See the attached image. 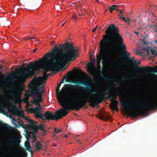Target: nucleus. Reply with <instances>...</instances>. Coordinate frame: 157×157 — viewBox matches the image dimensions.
Returning <instances> with one entry per match:
<instances>
[{"label":"nucleus","mask_w":157,"mask_h":157,"mask_svg":"<svg viewBox=\"0 0 157 157\" xmlns=\"http://www.w3.org/2000/svg\"><path fill=\"white\" fill-rule=\"evenodd\" d=\"M105 33L106 34L103 36L104 39H102L100 43V53L97 56V59L99 63L101 60H104L106 54L107 42L108 41L109 39L113 37L115 38L117 44L120 47L121 50L124 54L122 56L123 58L130 61L136 69L139 70H145L147 69V67H139L137 64H140V62L139 61L137 63L136 60H132V58H130L129 56H130V54L126 51V47L124 43L123 38L119 33V30H106Z\"/></svg>","instance_id":"1"},{"label":"nucleus","mask_w":157,"mask_h":157,"mask_svg":"<svg viewBox=\"0 0 157 157\" xmlns=\"http://www.w3.org/2000/svg\"><path fill=\"white\" fill-rule=\"evenodd\" d=\"M63 44H59V47L55 46L52 51L48 53L45 55V58L47 59L49 58L48 61L53 63H57V66L60 67L64 66L69 62H72L75 59L77 56H75L71 51L65 49Z\"/></svg>","instance_id":"2"},{"label":"nucleus","mask_w":157,"mask_h":157,"mask_svg":"<svg viewBox=\"0 0 157 157\" xmlns=\"http://www.w3.org/2000/svg\"><path fill=\"white\" fill-rule=\"evenodd\" d=\"M44 58L49 63L47 67H46L45 62L42 59L39 61H35L33 63L30 62L29 64L26 67H25L21 72V77L25 79L32 77L35 73V71H39L40 69H44L43 74H47L48 71L57 72V68L59 67L57 66V63L50 62L48 61V58L47 59L45 56Z\"/></svg>","instance_id":"3"},{"label":"nucleus","mask_w":157,"mask_h":157,"mask_svg":"<svg viewBox=\"0 0 157 157\" xmlns=\"http://www.w3.org/2000/svg\"><path fill=\"white\" fill-rule=\"evenodd\" d=\"M60 84H58L56 89V93L57 99L60 102L61 106L71 105L76 104L75 103L76 99V95L74 94L66 95L67 92L73 91V90L77 87L75 85L68 84H64L63 87L60 91Z\"/></svg>","instance_id":"4"},{"label":"nucleus","mask_w":157,"mask_h":157,"mask_svg":"<svg viewBox=\"0 0 157 157\" xmlns=\"http://www.w3.org/2000/svg\"><path fill=\"white\" fill-rule=\"evenodd\" d=\"M137 102L136 106L138 109L129 111L127 112L129 116L132 117L137 118L147 113L149 110H155L157 109V97L150 102L144 103L143 99L138 100Z\"/></svg>","instance_id":"5"},{"label":"nucleus","mask_w":157,"mask_h":157,"mask_svg":"<svg viewBox=\"0 0 157 157\" xmlns=\"http://www.w3.org/2000/svg\"><path fill=\"white\" fill-rule=\"evenodd\" d=\"M98 97L96 98H94L91 96H84V97L81 98L76 104V110L77 111H79L81 108L86 105L87 103H89L93 108H95L96 105L101 103L104 98L107 99V98L105 96L107 94L105 90L98 93Z\"/></svg>","instance_id":"6"},{"label":"nucleus","mask_w":157,"mask_h":157,"mask_svg":"<svg viewBox=\"0 0 157 157\" xmlns=\"http://www.w3.org/2000/svg\"><path fill=\"white\" fill-rule=\"evenodd\" d=\"M75 105L76 104L67 105V106L64 105L62 106L63 107V109H60V110L56 111L54 114H53L52 113L48 111L45 113L44 116L45 117L46 120H54L57 121L67 114L69 112L67 111V110L71 111L74 109L76 110Z\"/></svg>","instance_id":"7"},{"label":"nucleus","mask_w":157,"mask_h":157,"mask_svg":"<svg viewBox=\"0 0 157 157\" xmlns=\"http://www.w3.org/2000/svg\"><path fill=\"white\" fill-rule=\"evenodd\" d=\"M85 79L82 80V81L78 80H71L69 82L71 83H75L77 85H83L85 86V87L83 88L84 89L86 92L89 93V94L96 92L95 89L94 88L92 87L88 83L92 81L91 76L90 75H87L86 73H85Z\"/></svg>","instance_id":"8"},{"label":"nucleus","mask_w":157,"mask_h":157,"mask_svg":"<svg viewBox=\"0 0 157 157\" xmlns=\"http://www.w3.org/2000/svg\"><path fill=\"white\" fill-rule=\"evenodd\" d=\"M117 7V6L115 5H113L111 7H110L109 8V10H110V13H112V11L114 10H117V11H118L120 13H119V16L122 19L126 22L128 23V24H130L131 22H133L134 24H136V21H137V24H140V19L139 16L138 17L137 19H135L133 20V21H131L130 19L128 18H126L125 17H123L122 15V14L123 13V11L122 10L117 9L116 8Z\"/></svg>","instance_id":"9"},{"label":"nucleus","mask_w":157,"mask_h":157,"mask_svg":"<svg viewBox=\"0 0 157 157\" xmlns=\"http://www.w3.org/2000/svg\"><path fill=\"white\" fill-rule=\"evenodd\" d=\"M41 105H37L36 107L33 108H30L28 110L29 112L35 114L34 117L36 118H42L43 116V114L40 112Z\"/></svg>","instance_id":"10"},{"label":"nucleus","mask_w":157,"mask_h":157,"mask_svg":"<svg viewBox=\"0 0 157 157\" xmlns=\"http://www.w3.org/2000/svg\"><path fill=\"white\" fill-rule=\"evenodd\" d=\"M63 47L64 48V49L67 50L71 51V52L74 53L75 56H77L78 51V48H75L74 47L73 45L70 44V42L68 40H67L64 43Z\"/></svg>","instance_id":"11"},{"label":"nucleus","mask_w":157,"mask_h":157,"mask_svg":"<svg viewBox=\"0 0 157 157\" xmlns=\"http://www.w3.org/2000/svg\"><path fill=\"white\" fill-rule=\"evenodd\" d=\"M21 142L20 139L18 137L10 138L6 141V144L9 147H11L14 145H19Z\"/></svg>","instance_id":"12"},{"label":"nucleus","mask_w":157,"mask_h":157,"mask_svg":"<svg viewBox=\"0 0 157 157\" xmlns=\"http://www.w3.org/2000/svg\"><path fill=\"white\" fill-rule=\"evenodd\" d=\"M38 124V122L34 121L33 122H32L29 124H27V126L29 130H33V133H36L38 132V126L36 125Z\"/></svg>","instance_id":"13"},{"label":"nucleus","mask_w":157,"mask_h":157,"mask_svg":"<svg viewBox=\"0 0 157 157\" xmlns=\"http://www.w3.org/2000/svg\"><path fill=\"white\" fill-rule=\"evenodd\" d=\"M121 94L120 89L118 87L115 88V90H113L112 93H109L108 98L110 100L113 99V97L118 96Z\"/></svg>","instance_id":"14"},{"label":"nucleus","mask_w":157,"mask_h":157,"mask_svg":"<svg viewBox=\"0 0 157 157\" xmlns=\"http://www.w3.org/2000/svg\"><path fill=\"white\" fill-rule=\"evenodd\" d=\"M43 90L41 91L39 93L37 92V90H32L31 93L32 94H34L36 96L37 99L39 102H41L42 101V97L43 96Z\"/></svg>","instance_id":"15"},{"label":"nucleus","mask_w":157,"mask_h":157,"mask_svg":"<svg viewBox=\"0 0 157 157\" xmlns=\"http://www.w3.org/2000/svg\"><path fill=\"white\" fill-rule=\"evenodd\" d=\"M17 111L21 114L20 116L22 117L23 118H25V120H26V121H28V122H29V123H30L32 122H33L34 121L31 120L29 117H25L23 114V113H21L20 112V110L19 109L17 110Z\"/></svg>","instance_id":"16"},{"label":"nucleus","mask_w":157,"mask_h":157,"mask_svg":"<svg viewBox=\"0 0 157 157\" xmlns=\"http://www.w3.org/2000/svg\"><path fill=\"white\" fill-rule=\"evenodd\" d=\"M113 101H114V103H112L113 109L116 111H119L117 107L118 101L116 100H114Z\"/></svg>","instance_id":"17"},{"label":"nucleus","mask_w":157,"mask_h":157,"mask_svg":"<svg viewBox=\"0 0 157 157\" xmlns=\"http://www.w3.org/2000/svg\"><path fill=\"white\" fill-rule=\"evenodd\" d=\"M44 85H43L42 87H39L37 86H35L34 87H32V90H37V92L39 93L41 91L40 90L42 89V90L44 91Z\"/></svg>","instance_id":"18"},{"label":"nucleus","mask_w":157,"mask_h":157,"mask_svg":"<svg viewBox=\"0 0 157 157\" xmlns=\"http://www.w3.org/2000/svg\"><path fill=\"white\" fill-rule=\"evenodd\" d=\"M0 126L6 128L7 129H10L11 127L10 125L7 124L3 123L0 121Z\"/></svg>","instance_id":"19"},{"label":"nucleus","mask_w":157,"mask_h":157,"mask_svg":"<svg viewBox=\"0 0 157 157\" xmlns=\"http://www.w3.org/2000/svg\"><path fill=\"white\" fill-rule=\"evenodd\" d=\"M25 146L26 149L28 151H30V144L29 141H26L25 143Z\"/></svg>","instance_id":"20"},{"label":"nucleus","mask_w":157,"mask_h":157,"mask_svg":"<svg viewBox=\"0 0 157 157\" xmlns=\"http://www.w3.org/2000/svg\"><path fill=\"white\" fill-rule=\"evenodd\" d=\"M121 105L123 107L126 108H130L131 105H130L129 103L128 102H126L123 103L121 104Z\"/></svg>","instance_id":"21"},{"label":"nucleus","mask_w":157,"mask_h":157,"mask_svg":"<svg viewBox=\"0 0 157 157\" xmlns=\"http://www.w3.org/2000/svg\"><path fill=\"white\" fill-rule=\"evenodd\" d=\"M36 147L37 150H40L41 149V147H42V144L40 143L39 141H38L36 143Z\"/></svg>","instance_id":"22"},{"label":"nucleus","mask_w":157,"mask_h":157,"mask_svg":"<svg viewBox=\"0 0 157 157\" xmlns=\"http://www.w3.org/2000/svg\"><path fill=\"white\" fill-rule=\"evenodd\" d=\"M154 27L152 25H147V27H142V29H148V28H149L150 29H156V27H155V28H153V27Z\"/></svg>","instance_id":"23"},{"label":"nucleus","mask_w":157,"mask_h":157,"mask_svg":"<svg viewBox=\"0 0 157 157\" xmlns=\"http://www.w3.org/2000/svg\"><path fill=\"white\" fill-rule=\"evenodd\" d=\"M107 29H118L117 28H115V25L113 24H110L108 27Z\"/></svg>","instance_id":"24"},{"label":"nucleus","mask_w":157,"mask_h":157,"mask_svg":"<svg viewBox=\"0 0 157 157\" xmlns=\"http://www.w3.org/2000/svg\"><path fill=\"white\" fill-rule=\"evenodd\" d=\"M40 129L44 132L46 131V129L45 128V125L44 124H41L40 125V126H38V130Z\"/></svg>","instance_id":"25"},{"label":"nucleus","mask_w":157,"mask_h":157,"mask_svg":"<svg viewBox=\"0 0 157 157\" xmlns=\"http://www.w3.org/2000/svg\"><path fill=\"white\" fill-rule=\"evenodd\" d=\"M31 102L37 105H40V104L38 100L34 99L33 100L31 101Z\"/></svg>","instance_id":"26"},{"label":"nucleus","mask_w":157,"mask_h":157,"mask_svg":"<svg viewBox=\"0 0 157 157\" xmlns=\"http://www.w3.org/2000/svg\"><path fill=\"white\" fill-rule=\"evenodd\" d=\"M100 115L102 117V120L107 121L108 118V116L107 115L105 116V114L103 113L101 114Z\"/></svg>","instance_id":"27"},{"label":"nucleus","mask_w":157,"mask_h":157,"mask_svg":"<svg viewBox=\"0 0 157 157\" xmlns=\"http://www.w3.org/2000/svg\"><path fill=\"white\" fill-rule=\"evenodd\" d=\"M62 132V130L61 129H58L57 128H55L54 129V133H55L56 134H59L60 132Z\"/></svg>","instance_id":"28"},{"label":"nucleus","mask_w":157,"mask_h":157,"mask_svg":"<svg viewBox=\"0 0 157 157\" xmlns=\"http://www.w3.org/2000/svg\"><path fill=\"white\" fill-rule=\"evenodd\" d=\"M115 57L114 56H112L108 58V60L110 61H114L115 60Z\"/></svg>","instance_id":"29"},{"label":"nucleus","mask_w":157,"mask_h":157,"mask_svg":"<svg viewBox=\"0 0 157 157\" xmlns=\"http://www.w3.org/2000/svg\"><path fill=\"white\" fill-rule=\"evenodd\" d=\"M151 52L152 54L154 55V56H157V52L155 50H151Z\"/></svg>","instance_id":"30"},{"label":"nucleus","mask_w":157,"mask_h":157,"mask_svg":"<svg viewBox=\"0 0 157 157\" xmlns=\"http://www.w3.org/2000/svg\"><path fill=\"white\" fill-rule=\"evenodd\" d=\"M116 85L115 84H114L113 85L112 84H110L109 85V88L107 89V90L108 91V92H110L111 90V87L113 86V87H115Z\"/></svg>","instance_id":"31"},{"label":"nucleus","mask_w":157,"mask_h":157,"mask_svg":"<svg viewBox=\"0 0 157 157\" xmlns=\"http://www.w3.org/2000/svg\"><path fill=\"white\" fill-rule=\"evenodd\" d=\"M156 6L154 5H152L150 6V10H155V8H156Z\"/></svg>","instance_id":"32"},{"label":"nucleus","mask_w":157,"mask_h":157,"mask_svg":"<svg viewBox=\"0 0 157 157\" xmlns=\"http://www.w3.org/2000/svg\"><path fill=\"white\" fill-rule=\"evenodd\" d=\"M43 76L41 77L42 78H43V79H45V80H47V79L48 76L47 74H43Z\"/></svg>","instance_id":"33"},{"label":"nucleus","mask_w":157,"mask_h":157,"mask_svg":"<svg viewBox=\"0 0 157 157\" xmlns=\"http://www.w3.org/2000/svg\"><path fill=\"white\" fill-rule=\"evenodd\" d=\"M5 22L7 24V25H9L11 24V22L8 19H6L5 21Z\"/></svg>","instance_id":"34"},{"label":"nucleus","mask_w":157,"mask_h":157,"mask_svg":"<svg viewBox=\"0 0 157 157\" xmlns=\"http://www.w3.org/2000/svg\"><path fill=\"white\" fill-rule=\"evenodd\" d=\"M47 80H45V79H43V78H41L40 79V81L41 82H42V84L43 83H45Z\"/></svg>","instance_id":"35"},{"label":"nucleus","mask_w":157,"mask_h":157,"mask_svg":"<svg viewBox=\"0 0 157 157\" xmlns=\"http://www.w3.org/2000/svg\"><path fill=\"white\" fill-rule=\"evenodd\" d=\"M151 72L152 73H156L157 74V68L156 69L152 70L151 71Z\"/></svg>","instance_id":"36"},{"label":"nucleus","mask_w":157,"mask_h":157,"mask_svg":"<svg viewBox=\"0 0 157 157\" xmlns=\"http://www.w3.org/2000/svg\"><path fill=\"white\" fill-rule=\"evenodd\" d=\"M117 96H114L113 97V99L110 100L112 101V103H114V101H113L114 100H116L115 99H117Z\"/></svg>","instance_id":"37"},{"label":"nucleus","mask_w":157,"mask_h":157,"mask_svg":"<svg viewBox=\"0 0 157 157\" xmlns=\"http://www.w3.org/2000/svg\"><path fill=\"white\" fill-rule=\"evenodd\" d=\"M42 82H41L40 80L38 82V84L36 86H38L42 85Z\"/></svg>","instance_id":"38"},{"label":"nucleus","mask_w":157,"mask_h":157,"mask_svg":"<svg viewBox=\"0 0 157 157\" xmlns=\"http://www.w3.org/2000/svg\"><path fill=\"white\" fill-rule=\"evenodd\" d=\"M72 18L75 20H76L77 18V16L75 14H74L72 15Z\"/></svg>","instance_id":"39"},{"label":"nucleus","mask_w":157,"mask_h":157,"mask_svg":"<svg viewBox=\"0 0 157 157\" xmlns=\"http://www.w3.org/2000/svg\"><path fill=\"white\" fill-rule=\"evenodd\" d=\"M143 45H146L147 44V42H146V41L144 40H143Z\"/></svg>","instance_id":"40"},{"label":"nucleus","mask_w":157,"mask_h":157,"mask_svg":"<svg viewBox=\"0 0 157 157\" xmlns=\"http://www.w3.org/2000/svg\"><path fill=\"white\" fill-rule=\"evenodd\" d=\"M11 96L14 98H17V95L13 93L12 94Z\"/></svg>","instance_id":"41"},{"label":"nucleus","mask_w":157,"mask_h":157,"mask_svg":"<svg viewBox=\"0 0 157 157\" xmlns=\"http://www.w3.org/2000/svg\"><path fill=\"white\" fill-rule=\"evenodd\" d=\"M95 59H94V61H92L91 62L90 64L92 65H93L94 64V63H95Z\"/></svg>","instance_id":"42"},{"label":"nucleus","mask_w":157,"mask_h":157,"mask_svg":"<svg viewBox=\"0 0 157 157\" xmlns=\"http://www.w3.org/2000/svg\"><path fill=\"white\" fill-rule=\"evenodd\" d=\"M10 150L12 151H14V152H16V149L13 148H10Z\"/></svg>","instance_id":"43"},{"label":"nucleus","mask_w":157,"mask_h":157,"mask_svg":"<svg viewBox=\"0 0 157 157\" xmlns=\"http://www.w3.org/2000/svg\"><path fill=\"white\" fill-rule=\"evenodd\" d=\"M97 69L99 70L100 71H101V66L100 65H98V66L97 68Z\"/></svg>","instance_id":"44"},{"label":"nucleus","mask_w":157,"mask_h":157,"mask_svg":"<svg viewBox=\"0 0 157 157\" xmlns=\"http://www.w3.org/2000/svg\"><path fill=\"white\" fill-rule=\"evenodd\" d=\"M121 77L122 78H123L125 77V76L124 75H120Z\"/></svg>","instance_id":"45"},{"label":"nucleus","mask_w":157,"mask_h":157,"mask_svg":"<svg viewBox=\"0 0 157 157\" xmlns=\"http://www.w3.org/2000/svg\"><path fill=\"white\" fill-rule=\"evenodd\" d=\"M34 37H29V38H26V40H29V39H34Z\"/></svg>","instance_id":"46"},{"label":"nucleus","mask_w":157,"mask_h":157,"mask_svg":"<svg viewBox=\"0 0 157 157\" xmlns=\"http://www.w3.org/2000/svg\"><path fill=\"white\" fill-rule=\"evenodd\" d=\"M54 43H55V41H53L50 43V44L51 45H52V44H54Z\"/></svg>","instance_id":"47"},{"label":"nucleus","mask_w":157,"mask_h":157,"mask_svg":"<svg viewBox=\"0 0 157 157\" xmlns=\"http://www.w3.org/2000/svg\"><path fill=\"white\" fill-rule=\"evenodd\" d=\"M65 82L64 80V79L62 80L61 81V83H64Z\"/></svg>","instance_id":"48"},{"label":"nucleus","mask_w":157,"mask_h":157,"mask_svg":"<svg viewBox=\"0 0 157 157\" xmlns=\"http://www.w3.org/2000/svg\"><path fill=\"white\" fill-rule=\"evenodd\" d=\"M52 75V72L51 73H50L49 74H47V75H48V76L51 75Z\"/></svg>","instance_id":"49"},{"label":"nucleus","mask_w":157,"mask_h":157,"mask_svg":"<svg viewBox=\"0 0 157 157\" xmlns=\"http://www.w3.org/2000/svg\"><path fill=\"white\" fill-rule=\"evenodd\" d=\"M64 137H65V138H68V135L67 134H66L64 136Z\"/></svg>","instance_id":"50"},{"label":"nucleus","mask_w":157,"mask_h":157,"mask_svg":"<svg viewBox=\"0 0 157 157\" xmlns=\"http://www.w3.org/2000/svg\"><path fill=\"white\" fill-rule=\"evenodd\" d=\"M37 50V48H35V49H34V50H33V52H35L36 51V50Z\"/></svg>","instance_id":"51"},{"label":"nucleus","mask_w":157,"mask_h":157,"mask_svg":"<svg viewBox=\"0 0 157 157\" xmlns=\"http://www.w3.org/2000/svg\"><path fill=\"white\" fill-rule=\"evenodd\" d=\"M136 34L138 35L139 34V32H134Z\"/></svg>","instance_id":"52"},{"label":"nucleus","mask_w":157,"mask_h":157,"mask_svg":"<svg viewBox=\"0 0 157 157\" xmlns=\"http://www.w3.org/2000/svg\"><path fill=\"white\" fill-rule=\"evenodd\" d=\"M18 101V100H17V99H15V100H14V102H16V103H17V101Z\"/></svg>","instance_id":"53"},{"label":"nucleus","mask_w":157,"mask_h":157,"mask_svg":"<svg viewBox=\"0 0 157 157\" xmlns=\"http://www.w3.org/2000/svg\"><path fill=\"white\" fill-rule=\"evenodd\" d=\"M105 76V75L103 74H102L101 75V77H103V76Z\"/></svg>","instance_id":"54"},{"label":"nucleus","mask_w":157,"mask_h":157,"mask_svg":"<svg viewBox=\"0 0 157 157\" xmlns=\"http://www.w3.org/2000/svg\"><path fill=\"white\" fill-rule=\"evenodd\" d=\"M2 89V86H0V89Z\"/></svg>","instance_id":"55"},{"label":"nucleus","mask_w":157,"mask_h":157,"mask_svg":"<svg viewBox=\"0 0 157 157\" xmlns=\"http://www.w3.org/2000/svg\"><path fill=\"white\" fill-rule=\"evenodd\" d=\"M65 22H66V21L65 22H63V21L62 22V23H63V25H62V26H63L64 25V23H65Z\"/></svg>","instance_id":"56"},{"label":"nucleus","mask_w":157,"mask_h":157,"mask_svg":"<svg viewBox=\"0 0 157 157\" xmlns=\"http://www.w3.org/2000/svg\"><path fill=\"white\" fill-rule=\"evenodd\" d=\"M16 71L17 72H19V70H18V69H17L16 70Z\"/></svg>","instance_id":"57"},{"label":"nucleus","mask_w":157,"mask_h":157,"mask_svg":"<svg viewBox=\"0 0 157 157\" xmlns=\"http://www.w3.org/2000/svg\"><path fill=\"white\" fill-rule=\"evenodd\" d=\"M4 95L5 96H6V93H4Z\"/></svg>","instance_id":"58"},{"label":"nucleus","mask_w":157,"mask_h":157,"mask_svg":"<svg viewBox=\"0 0 157 157\" xmlns=\"http://www.w3.org/2000/svg\"><path fill=\"white\" fill-rule=\"evenodd\" d=\"M100 118L101 119H102V117H101V116L100 115Z\"/></svg>","instance_id":"59"},{"label":"nucleus","mask_w":157,"mask_h":157,"mask_svg":"<svg viewBox=\"0 0 157 157\" xmlns=\"http://www.w3.org/2000/svg\"><path fill=\"white\" fill-rule=\"evenodd\" d=\"M96 2H98V3H100L99 2V1L98 0H96Z\"/></svg>","instance_id":"60"},{"label":"nucleus","mask_w":157,"mask_h":157,"mask_svg":"<svg viewBox=\"0 0 157 157\" xmlns=\"http://www.w3.org/2000/svg\"><path fill=\"white\" fill-rule=\"evenodd\" d=\"M97 28V27H95L93 29H94V30L96 29Z\"/></svg>","instance_id":"61"},{"label":"nucleus","mask_w":157,"mask_h":157,"mask_svg":"<svg viewBox=\"0 0 157 157\" xmlns=\"http://www.w3.org/2000/svg\"><path fill=\"white\" fill-rule=\"evenodd\" d=\"M95 30H93V33H94L95 32Z\"/></svg>","instance_id":"62"},{"label":"nucleus","mask_w":157,"mask_h":157,"mask_svg":"<svg viewBox=\"0 0 157 157\" xmlns=\"http://www.w3.org/2000/svg\"><path fill=\"white\" fill-rule=\"evenodd\" d=\"M14 124H15V125H16L17 127H18L17 125V124H16V123H14Z\"/></svg>","instance_id":"63"},{"label":"nucleus","mask_w":157,"mask_h":157,"mask_svg":"<svg viewBox=\"0 0 157 157\" xmlns=\"http://www.w3.org/2000/svg\"><path fill=\"white\" fill-rule=\"evenodd\" d=\"M155 32H157V30H155Z\"/></svg>","instance_id":"64"}]
</instances>
